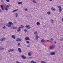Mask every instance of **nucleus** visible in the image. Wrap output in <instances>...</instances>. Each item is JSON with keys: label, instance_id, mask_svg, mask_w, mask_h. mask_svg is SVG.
I'll return each instance as SVG.
<instances>
[{"label": "nucleus", "instance_id": "f257e3e1", "mask_svg": "<svg viewBox=\"0 0 63 63\" xmlns=\"http://www.w3.org/2000/svg\"><path fill=\"white\" fill-rule=\"evenodd\" d=\"M13 25V23L11 22H8V24L6 23V25L7 26H8V27H11V25Z\"/></svg>", "mask_w": 63, "mask_h": 63}, {"label": "nucleus", "instance_id": "f03ea898", "mask_svg": "<svg viewBox=\"0 0 63 63\" xmlns=\"http://www.w3.org/2000/svg\"><path fill=\"white\" fill-rule=\"evenodd\" d=\"M16 41H18V42H21L22 41V39L19 38H16Z\"/></svg>", "mask_w": 63, "mask_h": 63}, {"label": "nucleus", "instance_id": "7ed1b4c3", "mask_svg": "<svg viewBox=\"0 0 63 63\" xmlns=\"http://www.w3.org/2000/svg\"><path fill=\"white\" fill-rule=\"evenodd\" d=\"M49 49H54V46L53 45H52L50 46L49 47Z\"/></svg>", "mask_w": 63, "mask_h": 63}, {"label": "nucleus", "instance_id": "20e7f679", "mask_svg": "<svg viewBox=\"0 0 63 63\" xmlns=\"http://www.w3.org/2000/svg\"><path fill=\"white\" fill-rule=\"evenodd\" d=\"M25 27L28 29H30L31 28V27L29 25H26Z\"/></svg>", "mask_w": 63, "mask_h": 63}, {"label": "nucleus", "instance_id": "39448f33", "mask_svg": "<svg viewBox=\"0 0 63 63\" xmlns=\"http://www.w3.org/2000/svg\"><path fill=\"white\" fill-rule=\"evenodd\" d=\"M58 8H59V12H60L62 11V8H61V6H58Z\"/></svg>", "mask_w": 63, "mask_h": 63}, {"label": "nucleus", "instance_id": "423d86ee", "mask_svg": "<svg viewBox=\"0 0 63 63\" xmlns=\"http://www.w3.org/2000/svg\"><path fill=\"white\" fill-rule=\"evenodd\" d=\"M6 39L5 37L2 38L1 39H0V41H5Z\"/></svg>", "mask_w": 63, "mask_h": 63}, {"label": "nucleus", "instance_id": "0eeeda50", "mask_svg": "<svg viewBox=\"0 0 63 63\" xmlns=\"http://www.w3.org/2000/svg\"><path fill=\"white\" fill-rule=\"evenodd\" d=\"M51 10L52 11H55L56 10V9H55V8L53 7H51Z\"/></svg>", "mask_w": 63, "mask_h": 63}, {"label": "nucleus", "instance_id": "6e6552de", "mask_svg": "<svg viewBox=\"0 0 63 63\" xmlns=\"http://www.w3.org/2000/svg\"><path fill=\"white\" fill-rule=\"evenodd\" d=\"M14 50V49H11L9 50H8V51L9 52H11L12 51H13Z\"/></svg>", "mask_w": 63, "mask_h": 63}, {"label": "nucleus", "instance_id": "1a4fd4ad", "mask_svg": "<svg viewBox=\"0 0 63 63\" xmlns=\"http://www.w3.org/2000/svg\"><path fill=\"white\" fill-rule=\"evenodd\" d=\"M21 27H18V29L17 30V31L18 32H20V31L21 30Z\"/></svg>", "mask_w": 63, "mask_h": 63}, {"label": "nucleus", "instance_id": "9d476101", "mask_svg": "<svg viewBox=\"0 0 63 63\" xmlns=\"http://www.w3.org/2000/svg\"><path fill=\"white\" fill-rule=\"evenodd\" d=\"M55 52H52L50 53V55H55Z\"/></svg>", "mask_w": 63, "mask_h": 63}, {"label": "nucleus", "instance_id": "9b49d317", "mask_svg": "<svg viewBox=\"0 0 63 63\" xmlns=\"http://www.w3.org/2000/svg\"><path fill=\"white\" fill-rule=\"evenodd\" d=\"M25 41H28V40H30V38H29L28 37H26L25 38Z\"/></svg>", "mask_w": 63, "mask_h": 63}, {"label": "nucleus", "instance_id": "f8f14e48", "mask_svg": "<svg viewBox=\"0 0 63 63\" xmlns=\"http://www.w3.org/2000/svg\"><path fill=\"white\" fill-rule=\"evenodd\" d=\"M18 51H19L20 53H21L22 52L21 50V49L20 48H18Z\"/></svg>", "mask_w": 63, "mask_h": 63}, {"label": "nucleus", "instance_id": "ddd939ff", "mask_svg": "<svg viewBox=\"0 0 63 63\" xmlns=\"http://www.w3.org/2000/svg\"><path fill=\"white\" fill-rule=\"evenodd\" d=\"M11 37L12 38H13V39H16V36H15V35H12Z\"/></svg>", "mask_w": 63, "mask_h": 63}, {"label": "nucleus", "instance_id": "4468645a", "mask_svg": "<svg viewBox=\"0 0 63 63\" xmlns=\"http://www.w3.org/2000/svg\"><path fill=\"white\" fill-rule=\"evenodd\" d=\"M17 3L19 5H22V2H18Z\"/></svg>", "mask_w": 63, "mask_h": 63}, {"label": "nucleus", "instance_id": "2eb2a0df", "mask_svg": "<svg viewBox=\"0 0 63 63\" xmlns=\"http://www.w3.org/2000/svg\"><path fill=\"white\" fill-rule=\"evenodd\" d=\"M21 57H22V58H23V59H26V57H25V56H24V55H21Z\"/></svg>", "mask_w": 63, "mask_h": 63}, {"label": "nucleus", "instance_id": "dca6fc26", "mask_svg": "<svg viewBox=\"0 0 63 63\" xmlns=\"http://www.w3.org/2000/svg\"><path fill=\"white\" fill-rule=\"evenodd\" d=\"M51 22L52 23H53L54 22V21L52 19H51L50 20Z\"/></svg>", "mask_w": 63, "mask_h": 63}, {"label": "nucleus", "instance_id": "f3484780", "mask_svg": "<svg viewBox=\"0 0 63 63\" xmlns=\"http://www.w3.org/2000/svg\"><path fill=\"white\" fill-rule=\"evenodd\" d=\"M36 24L37 26H40V22H37L36 23Z\"/></svg>", "mask_w": 63, "mask_h": 63}, {"label": "nucleus", "instance_id": "a211bd4d", "mask_svg": "<svg viewBox=\"0 0 63 63\" xmlns=\"http://www.w3.org/2000/svg\"><path fill=\"white\" fill-rule=\"evenodd\" d=\"M0 6L1 7L2 10H4V7H3V6L2 5H1Z\"/></svg>", "mask_w": 63, "mask_h": 63}, {"label": "nucleus", "instance_id": "6ab92c4d", "mask_svg": "<svg viewBox=\"0 0 63 63\" xmlns=\"http://www.w3.org/2000/svg\"><path fill=\"white\" fill-rule=\"evenodd\" d=\"M38 38H39V36H38V35H36L35 36L36 40H37L38 39Z\"/></svg>", "mask_w": 63, "mask_h": 63}, {"label": "nucleus", "instance_id": "aec40b11", "mask_svg": "<svg viewBox=\"0 0 63 63\" xmlns=\"http://www.w3.org/2000/svg\"><path fill=\"white\" fill-rule=\"evenodd\" d=\"M4 48H5L3 47H0V50L1 49V50H4Z\"/></svg>", "mask_w": 63, "mask_h": 63}, {"label": "nucleus", "instance_id": "412c9836", "mask_svg": "<svg viewBox=\"0 0 63 63\" xmlns=\"http://www.w3.org/2000/svg\"><path fill=\"white\" fill-rule=\"evenodd\" d=\"M18 16V14L17 13H15V17H17Z\"/></svg>", "mask_w": 63, "mask_h": 63}, {"label": "nucleus", "instance_id": "4be33fe9", "mask_svg": "<svg viewBox=\"0 0 63 63\" xmlns=\"http://www.w3.org/2000/svg\"><path fill=\"white\" fill-rule=\"evenodd\" d=\"M32 2H33V3L35 4V3H36L37 2V1L35 0H34Z\"/></svg>", "mask_w": 63, "mask_h": 63}, {"label": "nucleus", "instance_id": "5701e85b", "mask_svg": "<svg viewBox=\"0 0 63 63\" xmlns=\"http://www.w3.org/2000/svg\"><path fill=\"white\" fill-rule=\"evenodd\" d=\"M24 10L25 11H28V9L27 8H25Z\"/></svg>", "mask_w": 63, "mask_h": 63}, {"label": "nucleus", "instance_id": "b1692460", "mask_svg": "<svg viewBox=\"0 0 63 63\" xmlns=\"http://www.w3.org/2000/svg\"><path fill=\"white\" fill-rule=\"evenodd\" d=\"M51 14V12L50 11H48L47 12V15H50Z\"/></svg>", "mask_w": 63, "mask_h": 63}, {"label": "nucleus", "instance_id": "393cba45", "mask_svg": "<svg viewBox=\"0 0 63 63\" xmlns=\"http://www.w3.org/2000/svg\"><path fill=\"white\" fill-rule=\"evenodd\" d=\"M45 40H44V39H42L41 40V42H42V43H44V42H45Z\"/></svg>", "mask_w": 63, "mask_h": 63}, {"label": "nucleus", "instance_id": "a878e982", "mask_svg": "<svg viewBox=\"0 0 63 63\" xmlns=\"http://www.w3.org/2000/svg\"><path fill=\"white\" fill-rule=\"evenodd\" d=\"M34 34H35V35H37V34H38V32L37 31H35L34 32Z\"/></svg>", "mask_w": 63, "mask_h": 63}, {"label": "nucleus", "instance_id": "bb28decb", "mask_svg": "<svg viewBox=\"0 0 63 63\" xmlns=\"http://www.w3.org/2000/svg\"><path fill=\"white\" fill-rule=\"evenodd\" d=\"M31 62V63H36V62H35L33 61H32Z\"/></svg>", "mask_w": 63, "mask_h": 63}, {"label": "nucleus", "instance_id": "cd10ccee", "mask_svg": "<svg viewBox=\"0 0 63 63\" xmlns=\"http://www.w3.org/2000/svg\"><path fill=\"white\" fill-rule=\"evenodd\" d=\"M17 10H18V9H16V10H14L12 11V12H16V11H17Z\"/></svg>", "mask_w": 63, "mask_h": 63}, {"label": "nucleus", "instance_id": "c85d7f7f", "mask_svg": "<svg viewBox=\"0 0 63 63\" xmlns=\"http://www.w3.org/2000/svg\"><path fill=\"white\" fill-rule=\"evenodd\" d=\"M18 47H20L21 46V45H20V43H18Z\"/></svg>", "mask_w": 63, "mask_h": 63}, {"label": "nucleus", "instance_id": "c756f323", "mask_svg": "<svg viewBox=\"0 0 63 63\" xmlns=\"http://www.w3.org/2000/svg\"><path fill=\"white\" fill-rule=\"evenodd\" d=\"M4 9L5 11H8V9L6 7L4 8Z\"/></svg>", "mask_w": 63, "mask_h": 63}, {"label": "nucleus", "instance_id": "7c9ffc66", "mask_svg": "<svg viewBox=\"0 0 63 63\" xmlns=\"http://www.w3.org/2000/svg\"><path fill=\"white\" fill-rule=\"evenodd\" d=\"M41 63H47V62H44V61H42L41 62Z\"/></svg>", "mask_w": 63, "mask_h": 63}, {"label": "nucleus", "instance_id": "2f4dec72", "mask_svg": "<svg viewBox=\"0 0 63 63\" xmlns=\"http://www.w3.org/2000/svg\"><path fill=\"white\" fill-rule=\"evenodd\" d=\"M5 28H6V27L5 26H4L2 28V29H4Z\"/></svg>", "mask_w": 63, "mask_h": 63}, {"label": "nucleus", "instance_id": "473e14b6", "mask_svg": "<svg viewBox=\"0 0 63 63\" xmlns=\"http://www.w3.org/2000/svg\"><path fill=\"white\" fill-rule=\"evenodd\" d=\"M26 43H27L28 44H29L30 43V42L29 41H27L26 42Z\"/></svg>", "mask_w": 63, "mask_h": 63}, {"label": "nucleus", "instance_id": "72a5a7b5", "mask_svg": "<svg viewBox=\"0 0 63 63\" xmlns=\"http://www.w3.org/2000/svg\"><path fill=\"white\" fill-rule=\"evenodd\" d=\"M28 55L29 56H31V53L30 52H29L28 54Z\"/></svg>", "mask_w": 63, "mask_h": 63}, {"label": "nucleus", "instance_id": "f704fd0d", "mask_svg": "<svg viewBox=\"0 0 63 63\" xmlns=\"http://www.w3.org/2000/svg\"><path fill=\"white\" fill-rule=\"evenodd\" d=\"M16 63H20V62H18V61H16V62H15Z\"/></svg>", "mask_w": 63, "mask_h": 63}, {"label": "nucleus", "instance_id": "c9c22d12", "mask_svg": "<svg viewBox=\"0 0 63 63\" xmlns=\"http://www.w3.org/2000/svg\"><path fill=\"white\" fill-rule=\"evenodd\" d=\"M21 27L22 28H23L24 27V26L23 25H21Z\"/></svg>", "mask_w": 63, "mask_h": 63}, {"label": "nucleus", "instance_id": "e433bc0d", "mask_svg": "<svg viewBox=\"0 0 63 63\" xmlns=\"http://www.w3.org/2000/svg\"><path fill=\"white\" fill-rule=\"evenodd\" d=\"M17 29V27H14V29Z\"/></svg>", "mask_w": 63, "mask_h": 63}, {"label": "nucleus", "instance_id": "4c0bfd02", "mask_svg": "<svg viewBox=\"0 0 63 63\" xmlns=\"http://www.w3.org/2000/svg\"><path fill=\"white\" fill-rule=\"evenodd\" d=\"M50 40H51V41H53L54 40V39L52 38H51Z\"/></svg>", "mask_w": 63, "mask_h": 63}, {"label": "nucleus", "instance_id": "58836bf2", "mask_svg": "<svg viewBox=\"0 0 63 63\" xmlns=\"http://www.w3.org/2000/svg\"><path fill=\"white\" fill-rule=\"evenodd\" d=\"M6 0L7 2H9L10 1V0Z\"/></svg>", "mask_w": 63, "mask_h": 63}, {"label": "nucleus", "instance_id": "ea45409f", "mask_svg": "<svg viewBox=\"0 0 63 63\" xmlns=\"http://www.w3.org/2000/svg\"><path fill=\"white\" fill-rule=\"evenodd\" d=\"M63 38H62L60 40V41H63Z\"/></svg>", "mask_w": 63, "mask_h": 63}, {"label": "nucleus", "instance_id": "a19ab883", "mask_svg": "<svg viewBox=\"0 0 63 63\" xmlns=\"http://www.w3.org/2000/svg\"><path fill=\"white\" fill-rule=\"evenodd\" d=\"M6 8H9V6L8 5L6 6Z\"/></svg>", "mask_w": 63, "mask_h": 63}, {"label": "nucleus", "instance_id": "79ce46f5", "mask_svg": "<svg viewBox=\"0 0 63 63\" xmlns=\"http://www.w3.org/2000/svg\"><path fill=\"white\" fill-rule=\"evenodd\" d=\"M27 47H30V45H27Z\"/></svg>", "mask_w": 63, "mask_h": 63}, {"label": "nucleus", "instance_id": "37998d69", "mask_svg": "<svg viewBox=\"0 0 63 63\" xmlns=\"http://www.w3.org/2000/svg\"><path fill=\"white\" fill-rule=\"evenodd\" d=\"M24 31H25V32H27V31L26 29H25Z\"/></svg>", "mask_w": 63, "mask_h": 63}, {"label": "nucleus", "instance_id": "c03bdc74", "mask_svg": "<svg viewBox=\"0 0 63 63\" xmlns=\"http://www.w3.org/2000/svg\"><path fill=\"white\" fill-rule=\"evenodd\" d=\"M32 58V57H29V58L31 59Z\"/></svg>", "mask_w": 63, "mask_h": 63}, {"label": "nucleus", "instance_id": "a18cd8bd", "mask_svg": "<svg viewBox=\"0 0 63 63\" xmlns=\"http://www.w3.org/2000/svg\"><path fill=\"white\" fill-rule=\"evenodd\" d=\"M54 42L55 43V44H56V43H57L56 42V41H54Z\"/></svg>", "mask_w": 63, "mask_h": 63}, {"label": "nucleus", "instance_id": "49530a36", "mask_svg": "<svg viewBox=\"0 0 63 63\" xmlns=\"http://www.w3.org/2000/svg\"><path fill=\"white\" fill-rule=\"evenodd\" d=\"M14 27H12L11 28V29H14Z\"/></svg>", "mask_w": 63, "mask_h": 63}, {"label": "nucleus", "instance_id": "de8ad7c7", "mask_svg": "<svg viewBox=\"0 0 63 63\" xmlns=\"http://www.w3.org/2000/svg\"><path fill=\"white\" fill-rule=\"evenodd\" d=\"M3 1V0H1V2H2Z\"/></svg>", "mask_w": 63, "mask_h": 63}, {"label": "nucleus", "instance_id": "09e8293b", "mask_svg": "<svg viewBox=\"0 0 63 63\" xmlns=\"http://www.w3.org/2000/svg\"><path fill=\"white\" fill-rule=\"evenodd\" d=\"M2 12V10L0 9V12Z\"/></svg>", "mask_w": 63, "mask_h": 63}, {"label": "nucleus", "instance_id": "8fccbe9b", "mask_svg": "<svg viewBox=\"0 0 63 63\" xmlns=\"http://www.w3.org/2000/svg\"><path fill=\"white\" fill-rule=\"evenodd\" d=\"M49 1H53V0H49Z\"/></svg>", "mask_w": 63, "mask_h": 63}, {"label": "nucleus", "instance_id": "3c124183", "mask_svg": "<svg viewBox=\"0 0 63 63\" xmlns=\"http://www.w3.org/2000/svg\"><path fill=\"white\" fill-rule=\"evenodd\" d=\"M62 21L63 22V18L62 19Z\"/></svg>", "mask_w": 63, "mask_h": 63}, {"label": "nucleus", "instance_id": "603ef678", "mask_svg": "<svg viewBox=\"0 0 63 63\" xmlns=\"http://www.w3.org/2000/svg\"><path fill=\"white\" fill-rule=\"evenodd\" d=\"M14 23H15V24H16V22H14Z\"/></svg>", "mask_w": 63, "mask_h": 63}, {"label": "nucleus", "instance_id": "864d4df0", "mask_svg": "<svg viewBox=\"0 0 63 63\" xmlns=\"http://www.w3.org/2000/svg\"><path fill=\"white\" fill-rule=\"evenodd\" d=\"M48 41H49V40H47V42H48Z\"/></svg>", "mask_w": 63, "mask_h": 63}]
</instances>
